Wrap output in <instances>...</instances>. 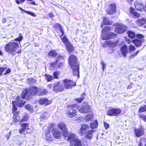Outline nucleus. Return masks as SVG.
<instances>
[{"mask_svg":"<svg viewBox=\"0 0 146 146\" xmlns=\"http://www.w3.org/2000/svg\"><path fill=\"white\" fill-rule=\"evenodd\" d=\"M127 2L129 4L131 3L133 1V0H127Z\"/></svg>","mask_w":146,"mask_h":146,"instance_id":"obj_61","label":"nucleus"},{"mask_svg":"<svg viewBox=\"0 0 146 146\" xmlns=\"http://www.w3.org/2000/svg\"><path fill=\"white\" fill-rule=\"evenodd\" d=\"M94 131V130H88L85 134V137H86V138L88 139H92L93 137V133Z\"/></svg>","mask_w":146,"mask_h":146,"instance_id":"obj_24","label":"nucleus"},{"mask_svg":"<svg viewBox=\"0 0 146 146\" xmlns=\"http://www.w3.org/2000/svg\"><path fill=\"white\" fill-rule=\"evenodd\" d=\"M58 27L59 30L62 33V35H63L64 34V31L63 30V29L62 28L61 25L59 24H58Z\"/></svg>","mask_w":146,"mask_h":146,"instance_id":"obj_49","label":"nucleus"},{"mask_svg":"<svg viewBox=\"0 0 146 146\" xmlns=\"http://www.w3.org/2000/svg\"><path fill=\"white\" fill-rule=\"evenodd\" d=\"M62 42L64 43L65 45L67 44H68V43H69L68 39L65 36L64 37L62 38Z\"/></svg>","mask_w":146,"mask_h":146,"instance_id":"obj_43","label":"nucleus"},{"mask_svg":"<svg viewBox=\"0 0 146 146\" xmlns=\"http://www.w3.org/2000/svg\"><path fill=\"white\" fill-rule=\"evenodd\" d=\"M48 54L49 56L55 57L57 55V53L56 52L55 50L50 51L49 53Z\"/></svg>","mask_w":146,"mask_h":146,"instance_id":"obj_42","label":"nucleus"},{"mask_svg":"<svg viewBox=\"0 0 146 146\" xmlns=\"http://www.w3.org/2000/svg\"><path fill=\"white\" fill-rule=\"evenodd\" d=\"M19 8L22 11H24L25 12L27 13L29 15H30L34 17H36V15L34 13L32 12H31L29 11H27L25 10L24 9H22L21 8V7H19Z\"/></svg>","mask_w":146,"mask_h":146,"instance_id":"obj_36","label":"nucleus"},{"mask_svg":"<svg viewBox=\"0 0 146 146\" xmlns=\"http://www.w3.org/2000/svg\"><path fill=\"white\" fill-rule=\"evenodd\" d=\"M85 97V93H83L82 94L81 98H76L75 100L78 102L80 103L84 100Z\"/></svg>","mask_w":146,"mask_h":146,"instance_id":"obj_29","label":"nucleus"},{"mask_svg":"<svg viewBox=\"0 0 146 146\" xmlns=\"http://www.w3.org/2000/svg\"><path fill=\"white\" fill-rule=\"evenodd\" d=\"M104 125L105 127L106 128H107L109 127V125L107 123L105 122H104Z\"/></svg>","mask_w":146,"mask_h":146,"instance_id":"obj_57","label":"nucleus"},{"mask_svg":"<svg viewBox=\"0 0 146 146\" xmlns=\"http://www.w3.org/2000/svg\"><path fill=\"white\" fill-rule=\"evenodd\" d=\"M51 102L50 100H48V99L46 98H41L38 101L39 103L40 104H45L46 105L49 104Z\"/></svg>","mask_w":146,"mask_h":146,"instance_id":"obj_19","label":"nucleus"},{"mask_svg":"<svg viewBox=\"0 0 146 146\" xmlns=\"http://www.w3.org/2000/svg\"><path fill=\"white\" fill-rule=\"evenodd\" d=\"M134 131L135 135L138 137L142 136L144 134L143 130L142 129H135Z\"/></svg>","mask_w":146,"mask_h":146,"instance_id":"obj_22","label":"nucleus"},{"mask_svg":"<svg viewBox=\"0 0 146 146\" xmlns=\"http://www.w3.org/2000/svg\"><path fill=\"white\" fill-rule=\"evenodd\" d=\"M52 133L54 137L56 139H59L61 137V133L58 129L57 128H54L52 129Z\"/></svg>","mask_w":146,"mask_h":146,"instance_id":"obj_17","label":"nucleus"},{"mask_svg":"<svg viewBox=\"0 0 146 146\" xmlns=\"http://www.w3.org/2000/svg\"><path fill=\"white\" fill-rule=\"evenodd\" d=\"M57 126L62 131V135L64 137H67L68 135V131L65 124L60 122L58 123Z\"/></svg>","mask_w":146,"mask_h":146,"instance_id":"obj_5","label":"nucleus"},{"mask_svg":"<svg viewBox=\"0 0 146 146\" xmlns=\"http://www.w3.org/2000/svg\"><path fill=\"white\" fill-rule=\"evenodd\" d=\"M28 115H25L23 117V119L22 120V121H26L28 119Z\"/></svg>","mask_w":146,"mask_h":146,"instance_id":"obj_52","label":"nucleus"},{"mask_svg":"<svg viewBox=\"0 0 146 146\" xmlns=\"http://www.w3.org/2000/svg\"><path fill=\"white\" fill-rule=\"evenodd\" d=\"M46 140L48 141H52V138L51 137V136L50 134V131L49 130H47L46 132Z\"/></svg>","mask_w":146,"mask_h":146,"instance_id":"obj_27","label":"nucleus"},{"mask_svg":"<svg viewBox=\"0 0 146 146\" xmlns=\"http://www.w3.org/2000/svg\"><path fill=\"white\" fill-rule=\"evenodd\" d=\"M110 28L108 26H106L105 28L103 30H104L106 32H108V31H109L110 30Z\"/></svg>","mask_w":146,"mask_h":146,"instance_id":"obj_54","label":"nucleus"},{"mask_svg":"<svg viewBox=\"0 0 146 146\" xmlns=\"http://www.w3.org/2000/svg\"><path fill=\"white\" fill-rule=\"evenodd\" d=\"M48 117V115L46 112H44L43 114L41 116V121H43L47 119Z\"/></svg>","mask_w":146,"mask_h":146,"instance_id":"obj_31","label":"nucleus"},{"mask_svg":"<svg viewBox=\"0 0 146 146\" xmlns=\"http://www.w3.org/2000/svg\"><path fill=\"white\" fill-rule=\"evenodd\" d=\"M12 104L13 106L12 111L14 113H14V112L17 110V108L15 106L16 104L15 103H14L13 102Z\"/></svg>","mask_w":146,"mask_h":146,"instance_id":"obj_48","label":"nucleus"},{"mask_svg":"<svg viewBox=\"0 0 146 146\" xmlns=\"http://www.w3.org/2000/svg\"><path fill=\"white\" fill-rule=\"evenodd\" d=\"M126 27L121 24H117L115 29L116 33L118 34H122L126 30Z\"/></svg>","mask_w":146,"mask_h":146,"instance_id":"obj_9","label":"nucleus"},{"mask_svg":"<svg viewBox=\"0 0 146 146\" xmlns=\"http://www.w3.org/2000/svg\"><path fill=\"white\" fill-rule=\"evenodd\" d=\"M127 34L129 37L133 38L135 37V35L134 32L131 31H128L127 32Z\"/></svg>","mask_w":146,"mask_h":146,"instance_id":"obj_34","label":"nucleus"},{"mask_svg":"<svg viewBox=\"0 0 146 146\" xmlns=\"http://www.w3.org/2000/svg\"><path fill=\"white\" fill-rule=\"evenodd\" d=\"M15 2L16 3L18 4H19L20 3H21V1H20L19 0H16Z\"/></svg>","mask_w":146,"mask_h":146,"instance_id":"obj_63","label":"nucleus"},{"mask_svg":"<svg viewBox=\"0 0 146 146\" xmlns=\"http://www.w3.org/2000/svg\"><path fill=\"white\" fill-rule=\"evenodd\" d=\"M120 50L123 56L124 57H126L127 56L126 54L128 52L127 46L126 45L123 46L121 48Z\"/></svg>","mask_w":146,"mask_h":146,"instance_id":"obj_20","label":"nucleus"},{"mask_svg":"<svg viewBox=\"0 0 146 146\" xmlns=\"http://www.w3.org/2000/svg\"><path fill=\"white\" fill-rule=\"evenodd\" d=\"M91 128L94 129L96 128L98 126V122L97 121H96L93 123H90Z\"/></svg>","mask_w":146,"mask_h":146,"instance_id":"obj_41","label":"nucleus"},{"mask_svg":"<svg viewBox=\"0 0 146 146\" xmlns=\"http://www.w3.org/2000/svg\"><path fill=\"white\" fill-rule=\"evenodd\" d=\"M64 88L61 82H58L54 84L53 90L56 92H58L63 91Z\"/></svg>","mask_w":146,"mask_h":146,"instance_id":"obj_10","label":"nucleus"},{"mask_svg":"<svg viewBox=\"0 0 146 146\" xmlns=\"http://www.w3.org/2000/svg\"><path fill=\"white\" fill-rule=\"evenodd\" d=\"M11 72V70L10 69H8L5 73L4 74V75H5Z\"/></svg>","mask_w":146,"mask_h":146,"instance_id":"obj_56","label":"nucleus"},{"mask_svg":"<svg viewBox=\"0 0 146 146\" xmlns=\"http://www.w3.org/2000/svg\"><path fill=\"white\" fill-rule=\"evenodd\" d=\"M139 50H137L136 52L134 53L132 55L130 56V58H134L135 56L137 55L139 53Z\"/></svg>","mask_w":146,"mask_h":146,"instance_id":"obj_47","label":"nucleus"},{"mask_svg":"<svg viewBox=\"0 0 146 146\" xmlns=\"http://www.w3.org/2000/svg\"><path fill=\"white\" fill-rule=\"evenodd\" d=\"M146 22V19L142 18L138 19L136 21V23L140 26H142L144 25Z\"/></svg>","mask_w":146,"mask_h":146,"instance_id":"obj_25","label":"nucleus"},{"mask_svg":"<svg viewBox=\"0 0 146 146\" xmlns=\"http://www.w3.org/2000/svg\"><path fill=\"white\" fill-rule=\"evenodd\" d=\"M68 141L70 143V146H81V142L76 135L74 133L70 134L68 138Z\"/></svg>","mask_w":146,"mask_h":146,"instance_id":"obj_3","label":"nucleus"},{"mask_svg":"<svg viewBox=\"0 0 146 146\" xmlns=\"http://www.w3.org/2000/svg\"><path fill=\"white\" fill-rule=\"evenodd\" d=\"M63 58L62 56L58 55L56 58V61L53 63L50 64V66L53 67L54 68H58V61L60 60H63Z\"/></svg>","mask_w":146,"mask_h":146,"instance_id":"obj_16","label":"nucleus"},{"mask_svg":"<svg viewBox=\"0 0 146 146\" xmlns=\"http://www.w3.org/2000/svg\"><path fill=\"white\" fill-rule=\"evenodd\" d=\"M89 129L90 126L88 125L84 124L81 125L79 131V134L81 135H83L88 131V129Z\"/></svg>","mask_w":146,"mask_h":146,"instance_id":"obj_13","label":"nucleus"},{"mask_svg":"<svg viewBox=\"0 0 146 146\" xmlns=\"http://www.w3.org/2000/svg\"><path fill=\"white\" fill-rule=\"evenodd\" d=\"M146 111V105L143 107H141L139 109V112H142Z\"/></svg>","mask_w":146,"mask_h":146,"instance_id":"obj_44","label":"nucleus"},{"mask_svg":"<svg viewBox=\"0 0 146 146\" xmlns=\"http://www.w3.org/2000/svg\"><path fill=\"white\" fill-rule=\"evenodd\" d=\"M68 61L73 75L78 76L79 78V64L76 57L74 55H71L69 58Z\"/></svg>","mask_w":146,"mask_h":146,"instance_id":"obj_2","label":"nucleus"},{"mask_svg":"<svg viewBox=\"0 0 146 146\" xmlns=\"http://www.w3.org/2000/svg\"><path fill=\"white\" fill-rule=\"evenodd\" d=\"M63 64V63L62 62H61L60 61V62H58V64L57 66L58 68H61L62 67V66Z\"/></svg>","mask_w":146,"mask_h":146,"instance_id":"obj_53","label":"nucleus"},{"mask_svg":"<svg viewBox=\"0 0 146 146\" xmlns=\"http://www.w3.org/2000/svg\"><path fill=\"white\" fill-rule=\"evenodd\" d=\"M22 38V34H19L18 38L10 41L5 45L4 47L5 52L11 55H15L16 50L19 47V44L15 42V41L20 42Z\"/></svg>","mask_w":146,"mask_h":146,"instance_id":"obj_1","label":"nucleus"},{"mask_svg":"<svg viewBox=\"0 0 146 146\" xmlns=\"http://www.w3.org/2000/svg\"><path fill=\"white\" fill-rule=\"evenodd\" d=\"M128 48H129V52L131 54V52L134 51L136 49L135 47L132 44H130Z\"/></svg>","mask_w":146,"mask_h":146,"instance_id":"obj_38","label":"nucleus"},{"mask_svg":"<svg viewBox=\"0 0 146 146\" xmlns=\"http://www.w3.org/2000/svg\"><path fill=\"white\" fill-rule=\"evenodd\" d=\"M118 43V41H110V46L115 47L117 46Z\"/></svg>","mask_w":146,"mask_h":146,"instance_id":"obj_37","label":"nucleus"},{"mask_svg":"<svg viewBox=\"0 0 146 146\" xmlns=\"http://www.w3.org/2000/svg\"><path fill=\"white\" fill-rule=\"evenodd\" d=\"M101 63V64L102 66V70L103 71H104V68H105L106 64L103 61H102Z\"/></svg>","mask_w":146,"mask_h":146,"instance_id":"obj_55","label":"nucleus"},{"mask_svg":"<svg viewBox=\"0 0 146 146\" xmlns=\"http://www.w3.org/2000/svg\"><path fill=\"white\" fill-rule=\"evenodd\" d=\"M137 38L133 40L132 43L134 44L136 47L140 46L142 43L144 42V37L141 34H138L137 35Z\"/></svg>","mask_w":146,"mask_h":146,"instance_id":"obj_7","label":"nucleus"},{"mask_svg":"<svg viewBox=\"0 0 146 146\" xmlns=\"http://www.w3.org/2000/svg\"><path fill=\"white\" fill-rule=\"evenodd\" d=\"M60 74V72H59L56 71L54 73L53 76L55 78L58 79V76Z\"/></svg>","mask_w":146,"mask_h":146,"instance_id":"obj_45","label":"nucleus"},{"mask_svg":"<svg viewBox=\"0 0 146 146\" xmlns=\"http://www.w3.org/2000/svg\"><path fill=\"white\" fill-rule=\"evenodd\" d=\"M77 110L73 106L69 107L66 111V115L69 118H72L76 115Z\"/></svg>","mask_w":146,"mask_h":146,"instance_id":"obj_8","label":"nucleus"},{"mask_svg":"<svg viewBox=\"0 0 146 146\" xmlns=\"http://www.w3.org/2000/svg\"><path fill=\"white\" fill-rule=\"evenodd\" d=\"M10 135L9 134H7L6 135V137L7 138V140H8L9 139V137H10Z\"/></svg>","mask_w":146,"mask_h":146,"instance_id":"obj_64","label":"nucleus"},{"mask_svg":"<svg viewBox=\"0 0 146 146\" xmlns=\"http://www.w3.org/2000/svg\"><path fill=\"white\" fill-rule=\"evenodd\" d=\"M17 101L13 102L15 103L17 106L21 107L22 106H23L25 103V102L22 100L20 97L18 100L17 99Z\"/></svg>","mask_w":146,"mask_h":146,"instance_id":"obj_23","label":"nucleus"},{"mask_svg":"<svg viewBox=\"0 0 146 146\" xmlns=\"http://www.w3.org/2000/svg\"><path fill=\"white\" fill-rule=\"evenodd\" d=\"M40 90V88H37L36 87H33L29 90V92L30 94L35 95L38 94Z\"/></svg>","mask_w":146,"mask_h":146,"instance_id":"obj_18","label":"nucleus"},{"mask_svg":"<svg viewBox=\"0 0 146 146\" xmlns=\"http://www.w3.org/2000/svg\"><path fill=\"white\" fill-rule=\"evenodd\" d=\"M129 11L131 13L133 14L134 17L138 18L140 16V14L138 13L135 12L134 9L132 7H131Z\"/></svg>","mask_w":146,"mask_h":146,"instance_id":"obj_26","label":"nucleus"},{"mask_svg":"<svg viewBox=\"0 0 146 146\" xmlns=\"http://www.w3.org/2000/svg\"><path fill=\"white\" fill-rule=\"evenodd\" d=\"M66 46V48L69 53L72 52L73 50V48L71 44L69 42L65 45Z\"/></svg>","mask_w":146,"mask_h":146,"instance_id":"obj_28","label":"nucleus"},{"mask_svg":"<svg viewBox=\"0 0 146 146\" xmlns=\"http://www.w3.org/2000/svg\"><path fill=\"white\" fill-rule=\"evenodd\" d=\"M17 114L18 113L17 112H15L13 117V121L14 122H17L19 121V120L17 119Z\"/></svg>","mask_w":146,"mask_h":146,"instance_id":"obj_39","label":"nucleus"},{"mask_svg":"<svg viewBox=\"0 0 146 146\" xmlns=\"http://www.w3.org/2000/svg\"><path fill=\"white\" fill-rule=\"evenodd\" d=\"M135 9L138 11H140L141 12L144 11L143 5L142 3L140 1H137L134 3Z\"/></svg>","mask_w":146,"mask_h":146,"instance_id":"obj_15","label":"nucleus"},{"mask_svg":"<svg viewBox=\"0 0 146 146\" xmlns=\"http://www.w3.org/2000/svg\"><path fill=\"white\" fill-rule=\"evenodd\" d=\"M103 22L104 24L106 25H111L112 22L110 21L109 19L106 17H105L103 19Z\"/></svg>","mask_w":146,"mask_h":146,"instance_id":"obj_32","label":"nucleus"},{"mask_svg":"<svg viewBox=\"0 0 146 146\" xmlns=\"http://www.w3.org/2000/svg\"><path fill=\"white\" fill-rule=\"evenodd\" d=\"M27 95V93H26L25 94H24L23 93V94L21 95V96L22 98L23 99H24Z\"/></svg>","mask_w":146,"mask_h":146,"instance_id":"obj_58","label":"nucleus"},{"mask_svg":"<svg viewBox=\"0 0 146 146\" xmlns=\"http://www.w3.org/2000/svg\"><path fill=\"white\" fill-rule=\"evenodd\" d=\"M101 38L103 40H107L109 38H113L116 36L117 35L110 32H106L104 30H102Z\"/></svg>","mask_w":146,"mask_h":146,"instance_id":"obj_6","label":"nucleus"},{"mask_svg":"<svg viewBox=\"0 0 146 146\" xmlns=\"http://www.w3.org/2000/svg\"><path fill=\"white\" fill-rule=\"evenodd\" d=\"M5 68H0V76L2 75V73L5 70Z\"/></svg>","mask_w":146,"mask_h":146,"instance_id":"obj_51","label":"nucleus"},{"mask_svg":"<svg viewBox=\"0 0 146 146\" xmlns=\"http://www.w3.org/2000/svg\"><path fill=\"white\" fill-rule=\"evenodd\" d=\"M63 83L64 87L67 89L71 88L76 85L75 82L68 79H65L63 80Z\"/></svg>","mask_w":146,"mask_h":146,"instance_id":"obj_11","label":"nucleus"},{"mask_svg":"<svg viewBox=\"0 0 146 146\" xmlns=\"http://www.w3.org/2000/svg\"><path fill=\"white\" fill-rule=\"evenodd\" d=\"M77 110L80 112L86 113L91 111L90 106L86 103H83L80 106L77 107Z\"/></svg>","mask_w":146,"mask_h":146,"instance_id":"obj_4","label":"nucleus"},{"mask_svg":"<svg viewBox=\"0 0 146 146\" xmlns=\"http://www.w3.org/2000/svg\"><path fill=\"white\" fill-rule=\"evenodd\" d=\"M139 117L142 118L144 121L146 122V115H139Z\"/></svg>","mask_w":146,"mask_h":146,"instance_id":"obj_50","label":"nucleus"},{"mask_svg":"<svg viewBox=\"0 0 146 146\" xmlns=\"http://www.w3.org/2000/svg\"><path fill=\"white\" fill-rule=\"evenodd\" d=\"M28 125L27 123H23L21 124V128L19 130V133L20 134L24 133V132L25 131V129H29L28 127Z\"/></svg>","mask_w":146,"mask_h":146,"instance_id":"obj_21","label":"nucleus"},{"mask_svg":"<svg viewBox=\"0 0 146 146\" xmlns=\"http://www.w3.org/2000/svg\"><path fill=\"white\" fill-rule=\"evenodd\" d=\"M47 92V91L45 89H42L40 88L38 93V96H41L46 94Z\"/></svg>","mask_w":146,"mask_h":146,"instance_id":"obj_30","label":"nucleus"},{"mask_svg":"<svg viewBox=\"0 0 146 146\" xmlns=\"http://www.w3.org/2000/svg\"><path fill=\"white\" fill-rule=\"evenodd\" d=\"M121 112V111L120 110L113 108L108 110L107 112V114L109 116H117Z\"/></svg>","mask_w":146,"mask_h":146,"instance_id":"obj_12","label":"nucleus"},{"mask_svg":"<svg viewBox=\"0 0 146 146\" xmlns=\"http://www.w3.org/2000/svg\"><path fill=\"white\" fill-rule=\"evenodd\" d=\"M45 76L46 78V80L48 82L52 81L53 80V78L52 76L48 74H45Z\"/></svg>","mask_w":146,"mask_h":146,"instance_id":"obj_40","label":"nucleus"},{"mask_svg":"<svg viewBox=\"0 0 146 146\" xmlns=\"http://www.w3.org/2000/svg\"><path fill=\"white\" fill-rule=\"evenodd\" d=\"M110 41H106L104 44H102L103 47H106L108 46H110Z\"/></svg>","mask_w":146,"mask_h":146,"instance_id":"obj_46","label":"nucleus"},{"mask_svg":"<svg viewBox=\"0 0 146 146\" xmlns=\"http://www.w3.org/2000/svg\"><path fill=\"white\" fill-rule=\"evenodd\" d=\"M25 108L29 111L32 112L33 111V106L30 104H28L25 106Z\"/></svg>","mask_w":146,"mask_h":146,"instance_id":"obj_33","label":"nucleus"},{"mask_svg":"<svg viewBox=\"0 0 146 146\" xmlns=\"http://www.w3.org/2000/svg\"><path fill=\"white\" fill-rule=\"evenodd\" d=\"M48 16L52 18L54 17V15L52 13H50L48 14Z\"/></svg>","mask_w":146,"mask_h":146,"instance_id":"obj_59","label":"nucleus"},{"mask_svg":"<svg viewBox=\"0 0 146 146\" xmlns=\"http://www.w3.org/2000/svg\"><path fill=\"white\" fill-rule=\"evenodd\" d=\"M6 19L5 18H3L2 19V22L3 23L6 22Z\"/></svg>","mask_w":146,"mask_h":146,"instance_id":"obj_60","label":"nucleus"},{"mask_svg":"<svg viewBox=\"0 0 146 146\" xmlns=\"http://www.w3.org/2000/svg\"><path fill=\"white\" fill-rule=\"evenodd\" d=\"M116 6L115 4H112L109 6L108 9L106 11L107 13L109 15H112L116 11Z\"/></svg>","mask_w":146,"mask_h":146,"instance_id":"obj_14","label":"nucleus"},{"mask_svg":"<svg viewBox=\"0 0 146 146\" xmlns=\"http://www.w3.org/2000/svg\"><path fill=\"white\" fill-rule=\"evenodd\" d=\"M52 86L51 84H50L48 85L47 87L48 88L51 89V88H52Z\"/></svg>","mask_w":146,"mask_h":146,"instance_id":"obj_62","label":"nucleus"},{"mask_svg":"<svg viewBox=\"0 0 146 146\" xmlns=\"http://www.w3.org/2000/svg\"><path fill=\"white\" fill-rule=\"evenodd\" d=\"M93 115L92 113L88 114L86 116V120L88 121H90L93 118Z\"/></svg>","mask_w":146,"mask_h":146,"instance_id":"obj_35","label":"nucleus"}]
</instances>
